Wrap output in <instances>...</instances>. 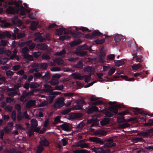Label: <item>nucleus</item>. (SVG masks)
I'll list each match as a JSON object with an SVG mask.
<instances>
[{
	"instance_id": "1",
	"label": "nucleus",
	"mask_w": 153,
	"mask_h": 153,
	"mask_svg": "<svg viewBox=\"0 0 153 153\" xmlns=\"http://www.w3.org/2000/svg\"><path fill=\"white\" fill-rule=\"evenodd\" d=\"M89 140L92 142L96 143L103 144L105 143L103 147L104 148L115 147L116 146V144L114 142V140L112 137H110L105 140L104 141L102 140L101 139L97 137H91L89 138Z\"/></svg>"
},
{
	"instance_id": "2",
	"label": "nucleus",
	"mask_w": 153,
	"mask_h": 153,
	"mask_svg": "<svg viewBox=\"0 0 153 153\" xmlns=\"http://www.w3.org/2000/svg\"><path fill=\"white\" fill-rule=\"evenodd\" d=\"M14 4L16 6L14 7L16 10V13L18 14H25L24 9H25V8L22 5H21L18 3V2L15 1H14Z\"/></svg>"
},
{
	"instance_id": "3",
	"label": "nucleus",
	"mask_w": 153,
	"mask_h": 153,
	"mask_svg": "<svg viewBox=\"0 0 153 153\" xmlns=\"http://www.w3.org/2000/svg\"><path fill=\"white\" fill-rule=\"evenodd\" d=\"M14 4L16 6L14 7L16 10V13L18 14H25L24 9H25V8L22 5H21L18 3V2L15 1H14Z\"/></svg>"
},
{
	"instance_id": "4",
	"label": "nucleus",
	"mask_w": 153,
	"mask_h": 153,
	"mask_svg": "<svg viewBox=\"0 0 153 153\" xmlns=\"http://www.w3.org/2000/svg\"><path fill=\"white\" fill-rule=\"evenodd\" d=\"M14 4L16 6L14 7L16 10V13L18 14H25L24 9H25V8L22 5H21L18 3V2L15 1H14Z\"/></svg>"
},
{
	"instance_id": "5",
	"label": "nucleus",
	"mask_w": 153,
	"mask_h": 153,
	"mask_svg": "<svg viewBox=\"0 0 153 153\" xmlns=\"http://www.w3.org/2000/svg\"><path fill=\"white\" fill-rule=\"evenodd\" d=\"M14 4L16 6L14 7L16 10V13L18 14H25L24 9H25V8L22 5H21L18 3V2L15 1H14Z\"/></svg>"
},
{
	"instance_id": "6",
	"label": "nucleus",
	"mask_w": 153,
	"mask_h": 153,
	"mask_svg": "<svg viewBox=\"0 0 153 153\" xmlns=\"http://www.w3.org/2000/svg\"><path fill=\"white\" fill-rule=\"evenodd\" d=\"M35 35L36 36L35 40L37 42H42L46 41V39L43 37L44 34L42 33H35Z\"/></svg>"
},
{
	"instance_id": "7",
	"label": "nucleus",
	"mask_w": 153,
	"mask_h": 153,
	"mask_svg": "<svg viewBox=\"0 0 153 153\" xmlns=\"http://www.w3.org/2000/svg\"><path fill=\"white\" fill-rule=\"evenodd\" d=\"M132 111L134 114L136 115H138L139 114H141L143 116L146 117V115L152 116L153 114L151 113H148L143 111H140V109L139 108H132Z\"/></svg>"
},
{
	"instance_id": "8",
	"label": "nucleus",
	"mask_w": 153,
	"mask_h": 153,
	"mask_svg": "<svg viewBox=\"0 0 153 153\" xmlns=\"http://www.w3.org/2000/svg\"><path fill=\"white\" fill-rule=\"evenodd\" d=\"M76 103L77 105L74 107V109L75 110L82 109L83 105L86 104V102L85 101L84 99L82 98H81L77 100L76 102Z\"/></svg>"
},
{
	"instance_id": "9",
	"label": "nucleus",
	"mask_w": 153,
	"mask_h": 153,
	"mask_svg": "<svg viewBox=\"0 0 153 153\" xmlns=\"http://www.w3.org/2000/svg\"><path fill=\"white\" fill-rule=\"evenodd\" d=\"M64 99L61 97L55 102L54 104V107L56 108H59L64 106L65 105Z\"/></svg>"
},
{
	"instance_id": "10",
	"label": "nucleus",
	"mask_w": 153,
	"mask_h": 153,
	"mask_svg": "<svg viewBox=\"0 0 153 153\" xmlns=\"http://www.w3.org/2000/svg\"><path fill=\"white\" fill-rule=\"evenodd\" d=\"M124 107L123 105L119 104L116 105L111 106L109 107V109L113 113L117 114L118 113V108Z\"/></svg>"
},
{
	"instance_id": "11",
	"label": "nucleus",
	"mask_w": 153,
	"mask_h": 153,
	"mask_svg": "<svg viewBox=\"0 0 153 153\" xmlns=\"http://www.w3.org/2000/svg\"><path fill=\"white\" fill-rule=\"evenodd\" d=\"M39 143L40 145L45 147L48 146L50 145L49 141L44 137L40 138Z\"/></svg>"
},
{
	"instance_id": "12",
	"label": "nucleus",
	"mask_w": 153,
	"mask_h": 153,
	"mask_svg": "<svg viewBox=\"0 0 153 153\" xmlns=\"http://www.w3.org/2000/svg\"><path fill=\"white\" fill-rule=\"evenodd\" d=\"M36 47L37 49L40 50L46 51L48 49V46L45 43H39L36 45Z\"/></svg>"
},
{
	"instance_id": "13",
	"label": "nucleus",
	"mask_w": 153,
	"mask_h": 153,
	"mask_svg": "<svg viewBox=\"0 0 153 153\" xmlns=\"http://www.w3.org/2000/svg\"><path fill=\"white\" fill-rule=\"evenodd\" d=\"M6 12L8 14H14L16 13V10L15 8L11 6H10L7 8Z\"/></svg>"
},
{
	"instance_id": "14",
	"label": "nucleus",
	"mask_w": 153,
	"mask_h": 153,
	"mask_svg": "<svg viewBox=\"0 0 153 153\" xmlns=\"http://www.w3.org/2000/svg\"><path fill=\"white\" fill-rule=\"evenodd\" d=\"M12 23L15 25H22V21L19 20L17 16H16L12 19Z\"/></svg>"
},
{
	"instance_id": "15",
	"label": "nucleus",
	"mask_w": 153,
	"mask_h": 153,
	"mask_svg": "<svg viewBox=\"0 0 153 153\" xmlns=\"http://www.w3.org/2000/svg\"><path fill=\"white\" fill-rule=\"evenodd\" d=\"M36 105V101L35 100H30L28 101L26 103V107L29 108L31 107L34 106Z\"/></svg>"
},
{
	"instance_id": "16",
	"label": "nucleus",
	"mask_w": 153,
	"mask_h": 153,
	"mask_svg": "<svg viewBox=\"0 0 153 153\" xmlns=\"http://www.w3.org/2000/svg\"><path fill=\"white\" fill-rule=\"evenodd\" d=\"M106 134V131L104 130H98L95 132V135H97L99 137H100L101 136H105Z\"/></svg>"
},
{
	"instance_id": "17",
	"label": "nucleus",
	"mask_w": 153,
	"mask_h": 153,
	"mask_svg": "<svg viewBox=\"0 0 153 153\" xmlns=\"http://www.w3.org/2000/svg\"><path fill=\"white\" fill-rule=\"evenodd\" d=\"M82 114L81 113H73L70 114V117L72 119L78 118L82 117Z\"/></svg>"
},
{
	"instance_id": "18",
	"label": "nucleus",
	"mask_w": 153,
	"mask_h": 153,
	"mask_svg": "<svg viewBox=\"0 0 153 153\" xmlns=\"http://www.w3.org/2000/svg\"><path fill=\"white\" fill-rule=\"evenodd\" d=\"M98 111V108L97 107L95 106H92L88 109L87 110V113L88 114H90Z\"/></svg>"
},
{
	"instance_id": "19",
	"label": "nucleus",
	"mask_w": 153,
	"mask_h": 153,
	"mask_svg": "<svg viewBox=\"0 0 153 153\" xmlns=\"http://www.w3.org/2000/svg\"><path fill=\"white\" fill-rule=\"evenodd\" d=\"M39 24L38 22L33 21L31 23L30 26V29L32 30H34L36 29V27Z\"/></svg>"
},
{
	"instance_id": "20",
	"label": "nucleus",
	"mask_w": 153,
	"mask_h": 153,
	"mask_svg": "<svg viewBox=\"0 0 153 153\" xmlns=\"http://www.w3.org/2000/svg\"><path fill=\"white\" fill-rule=\"evenodd\" d=\"M82 42L80 39H79L77 40H75L70 43V46L71 47L76 46Z\"/></svg>"
},
{
	"instance_id": "21",
	"label": "nucleus",
	"mask_w": 153,
	"mask_h": 153,
	"mask_svg": "<svg viewBox=\"0 0 153 153\" xmlns=\"http://www.w3.org/2000/svg\"><path fill=\"white\" fill-rule=\"evenodd\" d=\"M92 151L94 152L95 153H104L103 149L102 148L94 147L92 149Z\"/></svg>"
},
{
	"instance_id": "22",
	"label": "nucleus",
	"mask_w": 153,
	"mask_h": 153,
	"mask_svg": "<svg viewBox=\"0 0 153 153\" xmlns=\"http://www.w3.org/2000/svg\"><path fill=\"white\" fill-rule=\"evenodd\" d=\"M110 120L109 118L107 117L105 118L100 121V125L103 126L108 124L109 123Z\"/></svg>"
},
{
	"instance_id": "23",
	"label": "nucleus",
	"mask_w": 153,
	"mask_h": 153,
	"mask_svg": "<svg viewBox=\"0 0 153 153\" xmlns=\"http://www.w3.org/2000/svg\"><path fill=\"white\" fill-rule=\"evenodd\" d=\"M83 140H80L79 144V146L81 148H87L89 147L88 143H82Z\"/></svg>"
},
{
	"instance_id": "24",
	"label": "nucleus",
	"mask_w": 153,
	"mask_h": 153,
	"mask_svg": "<svg viewBox=\"0 0 153 153\" xmlns=\"http://www.w3.org/2000/svg\"><path fill=\"white\" fill-rule=\"evenodd\" d=\"M149 135L148 130L146 131H142L139 132L137 134V136H142L143 137H148Z\"/></svg>"
},
{
	"instance_id": "25",
	"label": "nucleus",
	"mask_w": 153,
	"mask_h": 153,
	"mask_svg": "<svg viewBox=\"0 0 153 153\" xmlns=\"http://www.w3.org/2000/svg\"><path fill=\"white\" fill-rule=\"evenodd\" d=\"M60 126L63 130L65 131H70L71 129L69 126L67 124H62L60 125Z\"/></svg>"
},
{
	"instance_id": "26",
	"label": "nucleus",
	"mask_w": 153,
	"mask_h": 153,
	"mask_svg": "<svg viewBox=\"0 0 153 153\" xmlns=\"http://www.w3.org/2000/svg\"><path fill=\"white\" fill-rule=\"evenodd\" d=\"M23 56L24 58L27 60L29 62L32 61L33 60L32 55H30L28 53L24 54Z\"/></svg>"
},
{
	"instance_id": "27",
	"label": "nucleus",
	"mask_w": 153,
	"mask_h": 153,
	"mask_svg": "<svg viewBox=\"0 0 153 153\" xmlns=\"http://www.w3.org/2000/svg\"><path fill=\"white\" fill-rule=\"evenodd\" d=\"M53 61L54 62L56 63L58 65H62L64 63L63 60L62 58H59L54 59L53 60Z\"/></svg>"
},
{
	"instance_id": "28",
	"label": "nucleus",
	"mask_w": 153,
	"mask_h": 153,
	"mask_svg": "<svg viewBox=\"0 0 153 153\" xmlns=\"http://www.w3.org/2000/svg\"><path fill=\"white\" fill-rule=\"evenodd\" d=\"M65 28H57L56 29V35L60 36L62 34Z\"/></svg>"
},
{
	"instance_id": "29",
	"label": "nucleus",
	"mask_w": 153,
	"mask_h": 153,
	"mask_svg": "<svg viewBox=\"0 0 153 153\" xmlns=\"http://www.w3.org/2000/svg\"><path fill=\"white\" fill-rule=\"evenodd\" d=\"M31 124L32 128H36L38 126L37 121L35 119H32L31 120Z\"/></svg>"
},
{
	"instance_id": "30",
	"label": "nucleus",
	"mask_w": 153,
	"mask_h": 153,
	"mask_svg": "<svg viewBox=\"0 0 153 153\" xmlns=\"http://www.w3.org/2000/svg\"><path fill=\"white\" fill-rule=\"evenodd\" d=\"M91 33L93 38H95L96 36L103 35L102 33L100 32L99 30H94Z\"/></svg>"
},
{
	"instance_id": "31",
	"label": "nucleus",
	"mask_w": 153,
	"mask_h": 153,
	"mask_svg": "<svg viewBox=\"0 0 153 153\" xmlns=\"http://www.w3.org/2000/svg\"><path fill=\"white\" fill-rule=\"evenodd\" d=\"M66 53V51L64 49H63L62 51L56 52L54 54L55 56H62L64 55Z\"/></svg>"
},
{
	"instance_id": "32",
	"label": "nucleus",
	"mask_w": 153,
	"mask_h": 153,
	"mask_svg": "<svg viewBox=\"0 0 153 153\" xmlns=\"http://www.w3.org/2000/svg\"><path fill=\"white\" fill-rule=\"evenodd\" d=\"M82 35V33L81 32H77L74 33L72 32V36L75 38H80Z\"/></svg>"
},
{
	"instance_id": "33",
	"label": "nucleus",
	"mask_w": 153,
	"mask_h": 153,
	"mask_svg": "<svg viewBox=\"0 0 153 153\" xmlns=\"http://www.w3.org/2000/svg\"><path fill=\"white\" fill-rule=\"evenodd\" d=\"M50 78V73L48 71L46 72L45 75L42 76V78L45 80L46 81H48Z\"/></svg>"
},
{
	"instance_id": "34",
	"label": "nucleus",
	"mask_w": 153,
	"mask_h": 153,
	"mask_svg": "<svg viewBox=\"0 0 153 153\" xmlns=\"http://www.w3.org/2000/svg\"><path fill=\"white\" fill-rule=\"evenodd\" d=\"M123 36L121 35L117 34L114 37V40L116 42H118L121 40Z\"/></svg>"
},
{
	"instance_id": "35",
	"label": "nucleus",
	"mask_w": 153,
	"mask_h": 153,
	"mask_svg": "<svg viewBox=\"0 0 153 153\" xmlns=\"http://www.w3.org/2000/svg\"><path fill=\"white\" fill-rule=\"evenodd\" d=\"M28 93H27L26 92L23 93L20 97V101L22 102L24 101L25 99L28 96Z\"/></svg>"
},
{
	"instance_id": "36",
	"label": "nucleus",
	"mask_w": 153,
	"mask_h": 153,
	"mask_svg": "<svg viewBox=\"0 0 153 153\" xmlns=\"http://www.w3.org/2000/svg\"><path fill=\"white\" fill-rule=\"evenodd\" d=\"M83 64L82 60L79 61L75 65L76 68H82Z\"/></svg>"
},
{
	"instance_id": "37",
	"label": "nucleus",
	"mask_w": 153,
	"mask_h": 153,
	"mask_svg": "<svg viewBox=\"0 0 153 153\" xmlns=\"http://www.w3.org/2000/svg\"><path fill=\"white\" fill-rule=\"evenodd\" d=\"M120 76L123 79L126 81H131L134 80V79L133 77L128 78V77L127 76L123 75Z\"/></svg>"
},
{
	"instance_id": "38",
	"label": "nucleus",
	"mask_w": 153,
	"mask_h": 153,
	"mask_svg": "<svg viewBox=\"0 0 153 153\" xmlns=\"http://www.w3.org/2000/svg\"><path fill=\"white\" fill-rule=\"evenodd\" d=\"M91 74L90 75H85L83 76H82L83 77L82 78V79L85 78V83H88L90 81V79L91 78Z\"/></svg>"
},
{
	"instance_id": "39",
	"label": "nucleus",
	"mask_w": 153,
	"mask_h": 153,
	"mask_svg": "<svg viewBox=\"0 0 153 153\" xmlns=\"http://www.w3.org/2000/svg\"><path fill=\"white\" fill-rule=\"evenodd\" d=\"M16 118L17 121L19 122L23 120V116L21 112L18 113Z\"/></svg>"
},
{
	"instance_id": "40",
	"label": "nucleus",
	"mask_w": 153,
	"mask_h": 153,
	"mask_svg": "<svg viewBox=\"0 0 153 153\" xmlns=\"http://www.w3.org/2000/svg\"><path fill=\"white\" fill-rule=\"evenodd\" d=\"M76 54L77 55L82 56L87 54V52L85 51H79L76 52Z\"/></svg>"
},
{
	"instance_id": "41",
	"label": "nucleus",
	"mask_w": 153,
	"mask_h": 153,
	"mask_svg": "<svg viewBox=\"0 0 153 153\" xmlns=\"http://www.w3.org/2000/svg\"><path fill=\"white\" fill-rule=\"evenodd\" d=\"M25 11V14H20V18L22 19H24L25 17V15L26 14V12L27 13H29L31 10L30 8L29 9H26L25 8V9L24 10Z\"/></svg>"
},
{
	"instance_id": "42",
	"label": "nucleus",
	"mask_w": 153,
	"mask_h": 153,
	"mask_svg": "<svg viewBox=\"0 0 153 153\" xmlns=\"http://www.w3.org/2000/svg\"><path fill=\"white\" fill-rule=\"evenodd\" d=\"M59 82L58 79L53 78L51 80L50 83L52 85H54L57 84Z\"/></svg>"
},
{
	"instance_id": "43",
	"label": "nucleus",
	"mask_w": 153,
	"mask_h": 153,
	"mask_svg": "<svg viewBox=\"0 0 153 153\" xmlns=\"http://www.w3.org/2000/svg\"><path fill=\"white\" fill-rule=\"evenodd\" d=\"M125 64V62L124 61L122 60H119L115 62V66L117 67H119L120 66L123 65Z\"/></svg>"
},
{
	"instance_id": "44",
	"label": "nucleus",
	"mask_w": 153,
	"mask_h": 153,
	"mask_svg": "<svg viewBox=\"0 0 153 153\" xmlns=\"http://www.w3.org/2000/svg\"><path fill=\"white\" fill-rule=\"evenodd\" d=\"M44 148L42 146L39 145L37 146V149L36 151V153H41L43 150Z\"/></svg>"
},
{
	"instance_id": "45",
	"label": "nucleus",
	"mask_w": 153,
	"mask_h": 153,
	"mask_svg": "<svg viewBox=\"0 0 153 153\" xmlns=\"http://www.w3.org/2000/svg\"><path fill=\"white\" fill-rule=\"evenodd\" d=\"M105 56V55L103 54L100 55L99 57V59L101 63H103L105 62V61L104 59Z\"/></svg>"
},
{
	"instance_id": "46",
	"label": "nucleus",
	"mask_w": 153,
	"mask_h": 153,
	"mask_svg": "<svg viewBox=\"0 0 153 153\" xmlns=\"http://www.w3.org/2000/svg\"><path fill=\"white\" fill-rule=\"evenodd\" d=\"M39 85L36 82L32 83L30 84V87L31 88H39Z\"/></svg>"
},
{
	"instance_id": "47",
	"label": "nucleus",
	"mask_w": 153,
	"mask_h": 153,
	"mask_svg": "<svg viewBox=\"0 0 153 153\" xmlns=\"http://www.w3.org/2000/svg\"><path fill=\"white\" fill-rule=\"evenodd\" d=\"M117 121L118 123H123L126 121L123 116H119L117 118Z\"/></svg>"
},
{
	"instance_id": "48",
	"label": "nucleus",
	"mask_w": 153,
	"mask_h": 153,
	"mask_svg": "<svg viewBox=\"0 0 153 153\" xmlns=\"http://www.w3.org/2000/svg\"><path fill=\"white\" fill-rule=\"evenodd\" d=\"M74 78L76 79H82L83 76L80 74L76 73H74L73 74Z\"/></svg>"
},
{
	"instance_id": "49",
	"label": "nucleus",
	"mask_w": 153,
	"mask_h": 153,
	"mask_svg": "<svg viewBox=\"0 0 153 153\" xmlns=\"http://www.w3.org/2000/svg\"><path fill=\"white\" fill-rule=\"evenodd\" d=\"M48 67V65L46 62L41 63L40 65V67L46 70Z\"/></svg>"
},
{
	"instance_id": "50",
	"label": "nucleus",
	"mask_w": 153,
	"mask_h": 153,
	"mask_svg": "<svg viewBox=\"0 0 153 153\" xmlns=\"http://www.w3.org/2000/svg\"><path fill=\"white\" fill-rule=\"evenodd\" d=\"M71 109L70 108H68L65 110L62 111L61 112V114L65 115L70 112L71 111Z\"/></svg>"
},
{
	"instance_id": "51",
	"label": "nucleus",
	"mask_w": 153,
	"mask_h": 153,
	"mask_svg": "<svg viewBox=\"0 0 153 153\" xmlns=\"http://www.w3.org/2000/svg\"><path fill=\"white\" fill-rule=\"evenodd\" d=\"M55 96H50L47 99V101H48V104L51 103L53 101L54 99L55 98Z\"/></svg>"
},
{
	"instance_id": "52",
	"label": "nucleus",
	"mask_w": 153,
	"mask_h": 153,
	"mask_svg": "<svg viewBox=\"0 0 153 153\" xmlns=\"http://www.w3.org/2000/svg\"><path fill=\"white\" fill-rule=\"evenodd\" d=\"M78 59V58L77 57H75V58L72 57H69L68 59V61L71 62H74Z\"/></svg>"
},
{
	"instance_id": "53",
	"label": "nucleus",
	"mask_w": 153,
	"mask_h": 153,
	"mask_svg": "<svg viewBox=\"0 0 153 153\" xmlns=\"http://www.w3.org/2000/svg\"><path fill=\"white\" fill-rule=\"evenodd\" d=\"M14 108L17 111L18 113L21 112V106L19 104H16Z\"/></svg>"
},
{
	"instance_id": "54",
	"label": "nucleus",
	"mask_w": 153,
	"mask_h": 153,
	"mask_svg": "<svg viewBox=\"0 0 153 153\" xmlns=\"http://www.w3.org/2000/svg\"><path fill=\"white\" fill-rule=\"evenodd\" d=\"M142 67V65L138 63L136 64L132 67V69L134 70H137Z\"/></svg>"
},
{
	"instance_id": "55",
	"label": "nucleus",
	"mask_w": 153,
	"mask_h": 153,
	"mask_svg": "<svg viewBox=\"0 0 153 153\" xmlns=\"http://www.w3.org/2000/svg\"><path fill=\"white\" fill-rule=\"evenodd\" d=\"M71 38V37L69 36H60L59 37V39L60 40H64L65 39H70Z\"/></svg>"
},
{
	"instance_id": "56",
	"label": "nucleus",
	"mask_w": 153,
	"mask_h": 153,
	"mask_svg": "<svg viewBox=\"0 0 153 153\" xmlns=\"http://www.w3.org/2000/svg\"><path fill=\"white\" fill-rule=\"evenodd\" d=\"M115 68L113 67H112L108 71V75L110 76L112 75L115 72Z\"/></svg>"
},
{
	"instance_id": "57",
	"label": "nucleus",
	"mask_w": 153,
	"mask_h": 153,
	"mask_svg": "<svg viewBox=\"0 0 153 153\" xmlns=\"http://www.w3.org/2000/svg\"><path fill=\"white\" fill-rule=\"evenodd\" d=\"M105 41V39H97L94 41V42L96 44H102Z\"/></svg>"
},
{
	"instance_id": "58",
	"label": "nucleus",
	"mask_w": 153,
	"mask_h": 153,
	"mask_svg": "<svg viewBox=\"0 0 153 153\" xmlns=\"http://www.w3.org/2000/svg\"><path fill=\"white\" fill-rule=\"evenodd\" d=\"M81 48L82 49L88 50L90 51H93V50L91 49V47L88 48V46L86 45H84L82 46Z\"/></svg>"
},
{
	"instance_id": "59",
	"label": "nucleus",
	"mask_w": 153,
	"mask_h": 153,
	"mask_svg": "<svg viewBox=\"0 0 153 153\" xmlns=\"http://www.w3.org/2000/svg\"><path fill=\"white\" fill-rule=\"evenodd\" d=\"M8 60L9 59L7 58H4L0 60V63L1 64H5Z\"/></svg>"
},
{
	"instance_id": "60",
	"label": "nucleus",
	"mask_w": 153,
	"mask_h": 153,
	"mask_svg": "<svg viewBox=\"0 0 153 153\" xmlns=\"http://www.w3.org/2000/svg\"><path fill=\"white\" fill-rule=\"evenodd\" d=\"M42 58L43 59L48 60L50 59V57L49 55L46 53H43L42 56Z\"/></svg>"
},
{
	"instance_id": "61",
	"label": "nucleus",
	"mask_w": 153,
	"mask_h": 153,
	"mask_svg": "<svg viewBox=\"0 0 153 153\" xmlns=\"http://www.w3.org/2000/svg\"><path fill=\"white\" fill-rule=\"evenodd\" d=\"M12 109L13 107L12 106L10 105H7L4 108V110L5 111H8L10 112L12 111Z\"/></svg>"
},
{
	"instance_id": "62",
	"label": "nucleus",
	"mask_w": 153,
	"mask_h": 153,
	"mask_svg": "<svg viewBox=\"0 0 153 153\" xmlns=\"http://www.w3.org/2000/svg\"><path fill=\"white\" fill-rule=\"evenodd\" d=\"M16 112L15 111L13 110L12 113L11 118L14 121L16 120Z\"/></svg>"
},
{
	"instance_id": "63",
	"label": "nucleus",
	"mask_w": 153,
	"mask_h": 153,
	"mask_svg": "<svg viewBox=\"0 0 153 153\" xmlns=\"http://www.w3.org/2000/svg\"><path fill=\"white\" fill-rule=\"evenodd\" d=\"M60 120V117L59 116H57L54 119V122L53 123V124L56 125L59 123L60 122H61Z\"/></svg>"
},
{
	"instance_id": "64",
	"label": "nucleus",
	"mask_w": 153,
	"mask_h": 153,
	"mask_svg": "<svg viewBox=\"0 0 153 153\" xmlns=\"http://www.w3.org/2000/svg\"><path fill=\"white\" fill-rule=\"evenodd\" d=\"M7 43V42L4 40H2L0 41V46L4 47L6 45Z\"/></svg>"
}]
</instances>
